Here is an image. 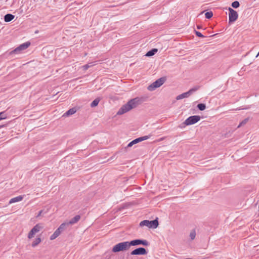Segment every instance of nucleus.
<instances>
[{"label": "nucleus", "mask_w": 259, "mask_h": 259, "mask_svg": "<svg viewBox=\"0 0 259 259\" xmlns=\"http://www.w3.org/2000/svg\"><path fill=\"white\" fill-rule=\"evenodd\" d=\"M3 126H4V125H0V128H2Z\"/></svg>", "instance_id": "34"}, {"label": "nucleus", "mask_w": 259, "mask_h": 259, "mask_svg": "<svg viewBox=\"0 0 259 259\" xmlns=\"http://www.w3.org/2000/svg\"><path fill=\"white\" fill-rule=\"evenodd\" d=\"M258 56H259V52L258 53V54H257V55L256 56V57H257Z\"/></svg>", "instance_id": "33"}, {"label": "nucleus", "mask_w": 259, "mask_h": 259, "mask_svg": "<svg viewBox=\"0 0 259 259\" xmlns=\"http://www.w3.org/2000/svg\"><path fill=\"white\" fill-rule=\"evenodd\" d=\"M44 213V211L42 210H41L39 211L38 213L36 215V218H38L39 217L41 216V214Z\"/></svg>", "instance_id": "31"}, {"label": "nucleus", "mask_w": 259, "mask_h": 259, "mask_svg": "<svg viewBox=\"0 0 259 259\" xmlns=\"http://www.w3.org/2000/svg\"><path fill=\"white\" fill-rule=\"evenodd\" d=\"M129 245L130 247L131 246H136L139 245H143L144 246H148L149 244L148 241L146 240H142V239H135L129 241Z\"/></svg>", "instance_id": "9"}, {"label": "nucleus", "mask_w": 259, "mask_h": 259, "mask_svg": "<svg viewBox=\"0 0 259 259\" xmlns=\"http://www.w3.org/2000/svg\"><path fill=\"white\" fill-rule=\"evenodd\" d=\"M41 242V239L39 237L36 238L32 243V247H35Z\"/></svg>", "instance_id": "20"}, {"label": "nucleus", "mask_w": 259, "mask_h": 259, "mask_svg": "<svg viewBox=\"0 0 259 259\" xmlns=\"http://www.w3.org/2000/svg\"><path fill=\"white\" fill-rule=\"evenodd\" d=\"M94 65H95V64L93 62H91V63H88V64H86L83 66H82V68L83 69V70H87L89 68L92 67V66H93Z\"/></svg>", "instance_id": "21"}, {"label": "nucleus", "mask_w": 259, "mask_h": 259, "mask_svg": "<svg viewBox=\"0 0 259 259\" xmlns=\"http://www.w3.org/2000/svg\"><path fill=\"white\" fill-rule=\"evenodd\" d=\"M129 241H125L116 244L112 248V252H118L128 250L130 247Z\"/></svg>", "instance_id": "2"}, {"label": "nucleus", "mask_w": 259, "mask_h": 259, "mask_svg": "<svg viewBox=\"0 0 259 259\" xmlns=\"http://www.w3.org/2000/svg\"><path fill=\"white\" fill-rule=\"evenodd\" d=\"M159 225L158 218L153 220V221H149V220H144L140 222V226L141 227L147 226L149 228H153L156 229L158 227Z\"/></svg>", "instance_id": "3"}, {"label": "nucleus", "mask_w": 259, "mask_h": 259, "mask_svg": "<svg viewBox=\"0 0 259 259\" xmlns=\"http://www.w3.org/2000/svg\"><path fill=\"white\" fill-rule=\"evenodd\" d=\"M61 232L58 230L57 229L54 232V233L51 236L50 240H53L56 239L57 237H58Z\"/></svg>", "instance_id": "17"}, {"label": "nucleus", "mask_w": 259, "mask_h": 259, "mask_svg": "<svg viewBox=\"0 0 259 259\" xmlns=\"http://www.w3.org/2000/svg\"><path fill=\"white\" fill-rule=\"evenodd\" d=\"M23 197L21 195H19L18 196H17L15 198L11 199L9 201V203L11 204L13 203L21 201L23 199Z\"/></svg>", "instance_id": "14"}, {"label": "nucleus", "mask_w": 259, "mask_h": 259, "mask_svg": "<svg viewBox=\"0 0 259 259\" xmlns=\"http://www.w3.org/2000/svg\"><path fill=\"white\" fill-rule=\"evenodd\" d=\"M67 223H62L57 229L61 233L65 229L66 226L67 225Z\"/></svg>", "instance_id": "22"}, {"label": "nucleus", "mask_w": 259, "mask_h": 259, "mask_svg": "<svg viewBox=\"0 0 259 259\" xmlns=\"http://www.w3.org/2000/svg\"><path fill=\"white\" fill-rule=\"evenodd\" d=\"M196 236V232L195 230H192L190 233V237L191 240H194Z\"/></svg>", "instance_id": "23"}, {"label": "nucleus", "mask_w": 259, "mask_h": 259, "mask_svg": "<svg viewBox=\"0 0 259 259\" xmlns=\"http://www.w3.org/2000/svg\"><path fill=\"white\" fill-rule=\"evenodd\" d=\"M100 101V99L99 98H96L92 102V103L91 104V106L92 107H94L97 106L98 105Z\"/></svg>", "instance_id": "19"}, {"label": "nucleus", "mask_w": 259, "mask_h": 259, "mask_svg": "<svg viewBox=\"0 0 259 259\" xmlns=\"http://www.w3.org/2000/svg\"><path fill=\"white\" fill-rule=\"evenodd\" d=\"M148 253L146 249L144 247H139L133 250L131 252V255H146Z\"/></svg>", "instance_id": "11"}, {"label": "nucleus", "mask_w": 259, "mask_h": 259, "mask_svg": "<svg viewBox=\"0 0 259 259\" xmlns=\"http://www.w3.org/2000/svg\"><path fill=\"white\" fill-rule=\"evenodd\" d=\"M248 118H245V119L242 120L240 123V124L238 125L237 127L239 128V127H241V126L245 125L248 122Z\"/></svg>", "instance_id": "25"}, {"label": "nucleus", "mask_w": 259, "mask_h": 259, "mask_svg": "<svg viewBox=\"0 0 259 259\" xmlns=\"http://www.w3.org/2000/svg\"><path fill=\"white\" fill-rule=\"evenodd\" d=\"M199 89V87L197 86L195 87L194 88H192L189 91H188L187 92H185L184 93H183L181 95H178L176 97V99L177 100L183 99L184 98H188L189 97L192 93L196 92Z\"/></svg>", "instance_id": "5"}, {"label": "nucleus", "mask_w": 259, "mask_h": 259, "mask_svg": "<svg viewBox=\"0 0 259 259\" xmlns=\"http://www.w3.org/2000/svg\"><path fill=\"white\" fill-rule=\"evenodd\" d=\"M150 136H145L136 139L128 143L126 148H129L133 146L134 145L138 143L139 142H142L144 140L148 139L150 138Z\"/></svg>", "instance_id": "10"}, {"label": "nucleus", "mask_w": 259, "mask_h": 259, "mask_svg": "<svg viewBox=\"0 0 259 259\" xmlns=\"http://www.w3.org/2000/svg\"><path fill=\"white\" fill-rule=\"evenodd\" d=\"M140 100L135 98L129 101L127 104L122 106L117 112L118 115H122L131 109L136 107L139 104Z\"/></svg>", "instance_id": "1"}, {"label": "nucleus", "mask_w": 259, "mask_h": 259, "mask_svg": "<svg viewBox=\"0 0 259 259\" xmlns=\"http://www.w3.org/2000/svg\"><path fill=\"white\" fill-rule=\"evenodd\" d=\"M30 46V43L29 42H26V43H24V44H23L22 45H21L19 47H18V48H17L14 51L15 52H18L20 51H21V50H25L29 46Z\"/></svg>", "instance_id": "12"}, {"label": "nucleus", "mask_w": 259, "mask_h": 259, "mask_svg": "<svg viewBox=\"0 0 259 259\" xmlns=\"http://www.w3.org/2000/svg\"><path fill=\"white\" fill-rule=\"evenodd\" d=\"M157 51L158 50L157 49H153L152 50L146 53V56L148 57L152 56L154 55L157 52Z\"/></svg>", "instance_id": "18"}, {"label": "nucleus", "mask_w": 259, "mask_h": 259, "mask_svg": "<svg viewBox=\"0 0 259 259\" xmlns=\"http://www.w3.org/2000/svg\"><path fill=\"white\" fill-rule=\"evenodd\" d=\"M43 227L40 224H36L29 232L28 238L29 239L33 238L34 234L38 232Z\"/></svg>", "instance_id": "8"}, {"label": "nucleus", "mask_w": 259, "mask_h": 259, "mask_svg": "<svg viewBox=\"0 0 259 259\" xmlns=\"http://www.w3.org/2000/svg\"><path fill=\"white\" fill-rule=\"evenodd\" d=\"M195 34L196 35L198 36V37H204V36L203 35H202L200 32L199 31H195Z\"/></svg>", "instance_id": "29"}, {"label": "nucleus", "mask_w": 259, "mask_h": 259, "mask_svg": "<svg viewBox=\"0 0 259 259\" xmlns=\"http://www.w3.org/2000/svg\"><path fill=\"white\" fill-rule=\"evenodd\" d=\"M132 205V203H126V204H124L122 207L123 208H127L129 206L131 205Z\"/></svg>", "instance_id": "30"}, {"label": "nucleus", "mask_w": 259, "mask_h": 259, "mask_svg": "<svg viewBox=\"0 0 259 259\" xmlns=\"http://www.w3.org/2000/svg\"><path fill=\"white\" fill-rule=\"evenodd\" d=\"M197 107L198 108V109L201 110V111H203L206 108V106L205 104H199L198 105H197Z\"/></svg>", "instance_id": "24"}, {"label": "nucleus", "mask_w": 259, "mask_h": 259, "mask_svg": "<svg viewBox=\"0 0 259 259\" xmlns=\"http://www.w3.org/2000/svg\"><path fill=\"white\" fill-rule=\"evenodd\" d=\"M76 112V110L75 108H71L68 110L66 113H65L63 115V116H68L72 115L74 114Z\"/></svg>", "instance_id": "16"}, {"label": "nucleus", "mask_w": 259, "mask_h": 259, "mask_svg": "<svg viewBox=\"0 0 259 259\" xmlns=\"http://www.w3.org/2000/svg\"><path fill=\"white\" fill-rule=\"evenodd\" d=\"M197 28H198V29H201V26H199V25H198V26H197Z\"/></svg>", "instance_id": "32"}, {"label": "nucleus", "mask_w": 259, "mask_h": 259, "mask_svg": "<svg viewBox=\"0 0 259 259\" xmlns=\"http://www.w3.org/2000/svg\"><path fill=\"white\" fill-rule=\"evenodd\" d=\"M200 120V117L198 115H193L188 117L180 125L181 128L185 127V125H190L196 123Z\"/></svg>", "instance_id": "4"}, {"label": "nucleus", "mask_w": 259, "mask_h": 259, "mask_svg": "<svg viewBox=\"0 0 259 259\" xmlns=\"http://www.w3.org/2000/svg\"><path fill=\"white\" fill-rule=\"evenodd\" d=\"M14 18V16L12 14H6L4 17V20L5 22H10Z\"/></svg>", "instance_id": "15"}, {"label": "nucleus", "mask_w": 259, "mask_h": 259, "mask_svg": "<svg viewBox=\"0 0 259 259\" xmlns=\"http://www.w3.org/2000/svg\"><path fill=\"white\" fill-rule=\"evenodd\" d=\"M7 117L6 114L4 112H0V120L6 119Z\"/></svg>", "instance_id": "28"}, {"label": "nucleus", "mask_w": 259, "mask_h": 259, "mask_svg": "<svg viewBox=\"0 0 259 259\" xmlns=\"http://www.w3.org/2000/svg\"><path fill=\"white\" fill-rule=\"evenodd\" d=\"M229 22L232 23L237 20L238 15L237 12L231 8H229Z\"/></svg>", "instance_id": "7"}, {"label": "nucleus", "mask_w": 259, "mask_h": 259, "mask_svg": "<svg viewBox=\"0 0 259 259\" xmlns=\"http://www.w3.org/2000/svg\"><path fill=\"white\" fill-rule=\"evenodd\" d=\"M80 219V215H76L73 218H72L69 222L67 223L68 225H73L77 223Z\"/></svg>", "instance_id": "13"}, {"label": "nucleus", "mask_w": 259, "mask_h": 259, "mask_svg": "<svg viewBox=\"0 0 259 259\" xmlns=\"http://www.w3.org/2000/svg\"><path fill=\"white\" fill-rule=\"evenodd\" d=\"M239 3L238 1H235L232 3V6L234 8H237L239 7Z\"/></svg>", "instance_id": "27"}, {"label": "nucleus", "mask_w": 259, "mask_h": 259, "mask_svg": "<svg viewBox=\"0 0 259 259\" xmlns=\"http://www.w3.org/2000/svg\"><path fill=\"white\" fill-rule=\"evenodd\" d=\"M164 82V79L162 78H160L149 85L148 87V90L150 91H153L156 88L160 87L161 85H162Z\"/></svg>", "instance_id": "6"}, {"label": "nucleus", "mask_w": 259, "mask_h": 259, "mask_svg": "<svg viewBox=\"0 0 259 259\" xmlns=\"http://www.w3.org/2000/svg\"><path fill=\"white\" fill-rule=\"evenodd\" d=\"M213 16V14L211 12H208L205 13V16L207 19H210Z\"/></svg>", "instance_id": "26"}]
</instances>
